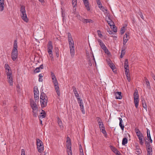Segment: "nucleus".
I'll return each instance as SVG.
<instances>
[{"label": "nucleus", "mask_w": 155, "mask_h": 155, "mask_svg": "<svg viewBox=\"0 0 155 155\" xmlns=\"http://www.w3.org/2000/svg\"><path fill=\"white\" fill-rule=\"evenodd\" d=\"M68 38L71 56L72 58H73L75 53L74 45V41L70 33H68Z\"/></svg>", "instance_id": "nucleus-1"}, {"label": "nucleus", "mask_w": 155, "mask_h": 155, "mask_svg": "<svg viewBox=\"0 0 155 155\" xmlns=\"http://www.w3.org/2000/svg\"><path fill=\"white\" fill-rule=\"evenodd\" d=\"M18 47L17 41L16 40H15L14 42L13 48L12 50L11 53V57L12 60L13 61H15L18 56V50L17 48Z\"/></svg>", "instance_id": "nucleus-2"}, {"label": "nucleus", "mask_w": 155, "mask_h": 155, "mask_svg": "<svg viewBox=\"0 0 155 155\" xmlns=\"http://www.w3.org/2000/svg\"><path fill=\"white\" fill-rule=\"evenodd\" d=\"M48 97L43 92L41 93L40 97V101L42 107H45L47 105Z\"/></svg>", "instance_id": "nucleus-3"}, {"label": "nucleus", "mask_w": 155, "mask_h": 155, "mask_svg": "<svg viewBox=\"0 0 155 155\" xmlns=\"http://www.w3.org/2000/svg\"><path fill=\"white\" fill-rule=\"evenodd\" d=\"M30 103L31 107L33 110V115L34 117H36L38 115V107L36 103L34 100H30Z\"/></svg>", "instance_id": "nucleus-4"}, {"label": "nucleus", "mask_w": 155, "mask_h": 155, "mask_svg": "<svg viewBox=\"0 0 155 155\" xmlns=\"http://www.w3.org/2000/svg\"><path fill=\"white\" fill-rule=\"evenodd\" d=\"M67 144L66 147H67V152L68 155H72V152L71 150V140L69 137L67 138Z\"/></svg>", "instance_id": "nucleus-5"}, {"label": "nucleus", "mask_w": 155, "mask_h": 155, "mask_svg": "<svg viewBox=\"0 0 155 155\" xmlns=\"http://www.w3.org/2000/svg\"><path fill=\"white\" fill-rule=\"evenodd\" d=\"M21 12V16L22 19L25 21L28 22V19L27 17V15L26 13V11L25 9V7L24 6H22L20 10Z\"/></svg>", "instance_id": "nucleus-6"}, {"label": "nucleus", "mask_w": 155, "mask_h": 155, "mask_svg": "<svg viewBox=\"0 0 155 155\" xmlns=\"http://www.w3.org/2000/svg\"><path fill=\"white\" fill-rule=\"evenodd\" d=\"M37 145L38 151L41 153L44 150V146L42 141L39 139H37L36 140Z\"/></svg>", "instance_id": "nucleus-7"}, {"label": "nucleus", "mask_w": 155, "mask_h": 155, "mask_svg": "<svg viewBox=\"0 0 155 155\" xmlns=\"http://www.w3.org/2000/svg\"><path fill=\"white\" fill-rule=\"evenodd\" d=\"M52 81L54 84L55 87V89L56 92L58 96L60 95V91L59 90V87L58 86V83L57 81L56 77L55 78H52Z\"/></svg>", "instance_id": "nucleus-8"}, {"label": "nucleus", "mask_w": 155, "mask_h": 155, "mask_svg": "<svg viewBox=\"0 0 155 155\" xmlns=\"http://www.w3.org/2000/svg\"><path fill=\"white\" fill-rule=\"evenodd\" d=\"M52 49L53 46L52 45V42L51 41H49L48 45V51L50 57L51 58L52 60L53 59L52 52Z\"/></svg>", "instance_id": "nucleus-9"}, {"label": "nucleus", "mask_w": 155, "mask_h": 155, "mask_svg": "<svg viewBox=\"0 0 155 155\" xmlns=\"http://www.w3.org/2000/svg\"><path fill=\"white\" fill-rule=\"evenodd\" d=\"M90 55L91 56V58H87L88 64L90 66H91L92 65V61L93 60L94 62L95 63V66H96V64L94 56V54L91 52H90Z\"/></svg>", "instance_id": "nucleus-10"}, {"label": "nucleus", "mask_w": 155, "mask_h": 155, "mask_svg": "<svg viewBox=\"0 0 155 155\" xmlns=\"http://www.w3.org/2000/svg\"><path fill=\"white\" fill-rule=\"evenodd\" d=\"M73 89V91L75 95V96L77 98V100H80L79 96L77 91L76 88L74 86L72 87Z\"/></svg>", "instance_id": "nucleus-11"}, {"label": "nucleus", "mask_w": 155, "mask_h": 155, "mask_svg": "<svg viewBox=\"0 0 155 155\" xmlns=\"http://www.w3.org/2000/svg\"><path fill=\"white\" fill-rule=\"evenodd\" d=\"M110 147L111 150L117 155H118L120 153V152L114 147L110 146Z\"/></svg>", "instance_id": "nucleus-12"}, {"label": "nucleus", "mask_w": 155, "mask_h": 155, "mask_svg": "<svg viewBox=\"0 0 155 155\" xmlns=\"http://www.w3.org/2000/svg\"><path fill=\"white\" fill-rule=\"evenodd\" d=\"M83 1L87 10L88 11L90 10V8L89 7V2L88 0H83Z\"/></svg>", "instance_id": "nucleus-13"}, {"label": "nucleus", "mask_w": 155, "mask_h": 155, "mask_svg": "<svg viewBox=\"0 0 155 155\" xmlns=\"http://www.w3.org/2000/svg\"><path fill=\"white\" fill-rule=\"evenodd\" d=\"M4 0H0V11L1 12L4 10Z\"/></svg>", "instance_id": "nucleus-14"}, {"label": "nucleus", "mask_w": 155, "mask_h": 155, "mask_svg": "<svg viewBox=\"0 0 155 155\" xmlns=\"http://www.w3.org/2000/svg\"><path fill=\"white\" fill-rule=\"evenodd\" d=\"M129 33H126L125 35L124 38L123 39V44L124 45L127 42V41L128 40V39L127 38V37L128 36Z\"/></svg>", "instance_id": "nucleus-15"}, {"label": "nucleus", "mask_w": 155, "mask_h": 155, "mask_svg": "<svg viewBox=\"0 0 155 155\" xmlns=\"http://www.w3.org/2000/svg\"><path fill=\"white\" fill-rule=\"evenodd\" d=\"M135 132L138 137L143 136V134L141 133L138 128H136L135 129Z\"/></svg>", "instance_id": "nucleus-16"}, {"label": "nucleus", "mask_w": 155, "mask_h": 155, "mask_svg": "<svg viewBox=\"0 0 155 155\" xmlns=\"http://www.w3.org/2000/svg\"><path fill=\"white\" fill-rule=\"evenodd\" d=\"M108 63L109 65L113 71L115 72V73H116V71H114V70L115 69V66L114 64L112 63V62L111 61H109L108 62Z\"/></svg>", "instance_id": "nucleus-17"}, {"label": "nucleus", "mask_w": 155, "mask_h": 155, "mask_svg": "<svg viewBox=\"0 0 155 155\" xmlns=\"http://www.w3.org/2000/svg\"><path fill=\"white\" fill-rule=\"evenodd\" d=\"M81 21L84 23L93 22V20L91 19H85L84 18H83V19H82Z\"/></svg>", "instance_id": "nucleus-18"}, {"label": "nucleus", "mask_w": 155, "mask_h": 155, "mask_svg": "<svg viewBox=\"0 0 155 155\" xmlns=\"http://www.w3.org/2000/svg\"><path fill=\"white\" fill-rule=\"evenodd\" d=\"M119 119L120 120L119 126L120 127L121 130H123L124 127V124H122V123H123V120L120 117L119 118Z\"/></svg>", "instance_id": "nucleus-19"}, {"label": "nucleus", "mask_w": 155, "mask_h": 155, "mask_svg": "<svg viewBox=\"0 0 155 155\" xmlns=\"http://www.w3.org/2000/svg\"><path fill=\"white\" fill-rule=\"evenodd\" d=\"M121 92L117 91L116 93V98L117 99H120L122 98V96L121 95Z\"/></svg>", "instance_id": "nucleus-20"}, {"label": "nucleus", "mask_w": 155, "mask_h": 155, "mask_svg": "<svg viewBox=\"0 0 155 155\" xmlns=\"http://www.w3.org/2000/svg\"><path fill=\"white\" fill-rule=\"evenodd\" d=\"M57 119L58 124L59 125L60 128H61L62 129H63V126L62 125V123L61 120L59 117Z\"/></svg>", "instance_id": "nucleus-21"}, {"label": "nucleus", "mask_w": 155, "mask_h": 155, "mask_svg": "<svg viewBox=\"0 0 155 155\" xmlns=\"http://www.w3.org/2000/svg\"><path fill=\"white\" fill-rule=\"evenodd\" d=\"M8 79V82L9 83L10 85L11 86L13 85V79L12 76H10V77H7Z\"/></svg>", "instance_id": "nucleus-22"}, {"label": "nucleus", "mask_w": 155, "mask_h": 155, "mask_svg": "<svg viewBox=\"0 0 155 155\" xmlns=\"http://www.w3.org/2000/svg\"><path fill=\"white\" fill-rule=\"evenodd\" d=\"M144 78L145 81V82L146 83V84L147 85V87L149 89H150V83L149 81H148V79H147V78L146 77H145Z\"/></svg>", "instance_id": "nucleus-23"}, {"label": "nucleus", "mask_w": 155, "mask_h": 155, "mask_svg": "<svg viewBox=\"0 0 155 155\" xmlns=\"http://www.w3.org/2000/svg\"><path fill=\"white\" fill-rule=\"evenodd\" d=\"M134 99H138L139 95L138 92L137 90L135 91L134 93Z\"/></svg>", "instance_id": "nucleus-24"}, {"label": "nucleus", "mask_w": 155, "mask_h": 155, "mask_svg": "<svg viewBox=\"0 0 155 155\" xmlns=\"http://www.w3.org/2000/svg\"><path fill=\"white\" fill-rule=\"evenodd\" d=\"M139 101L138 99H134V103L135 104V107L137 108L138 107Z\"/></svg>", "instance_id": "nucleus-25"}, {"label": "nucleus", "mask_w": 155, "mask_h": 155, "mask_svg": "<svg viewBox=\"0 0 155 155\" xmlns=\"http://www.w3.org/2000/svg\"><path fill=\"white\" fill-rule=\"evenodd\" d=\"M42 111H44V112H43L41 113V115L39 117V118L40 119L44 118L45 117L46 113L43 110H42Z\"/></svg>", "instance_id": "nucleus-26"}, {"label": "nucleus", "mask_w": 155, "mask_h": 155, "mask_svg": "<svg viewBox=\"0 0 155 155\" xmlns=\"http://www.w3.org/2000/svg\"><path fill=\"white\" fill-rule=\"evenodd\" d=\"M97 3L98 5V7L99 8H104V6L102 5L101 3V2L100 0H97Z\"/></svg>", "instance_id": "nucleus-27"}, {"label": "nucleus", "mask_w": 155, "mask_h": 155, "mask_svg": "<svg viewBox=\"0 0 155 155\" xmlns=\"http://www.w3.org/2000/svg\"><path fill=\"white\" fill-rule=\"evenodd\" d=\"M142 102L143 107L144 109H147V105L144 99L142 100Z\"/></svg>", "instance_id": "nucleus-28"}, {"label": "nucleus", "mask_w": 155, "mask_h": 155, "mask_svg": "<svg viewBox=\"0 0 155 155\" xmlns=\"http://www.w3.org/2000/svg\"><path fill=\"white\" fill-rule=\"evenodd\" d=\"M127 143V138L125 137L123 139L122 141V144L124 145Z\"/></svg>", "instance_id": "nucleus-29"}, {"label": "nucleus", "mask_w": 155, "mask_h": 155, "mask_svg": "<svg viewBox=\"0 0 155 155\" xmlns=\"http://www.w3.org/2000/svg\"><path fill=\"white\" fill-rule=\"evenodd\" d=\"M6 72L7 73V77H10V76H12V73L11 70L10 69L6 71Z\"/></svg>", "instance_id": "nucleus-30"}, {"label": "nucleus", "mask_w": 155, "mask_h": 155, "mask_svg": "<svg viewBox=\"0 0 155 155\" xmlns=\"http://www.w3.org/2000/svg\"><path fill=\"white\" fill-rule=\"evenodd\" d=\"M34 94H35L38 95V90L37 87H34Z\"/></svg>", "instance_id": "nucleus-31"}, {"label": "nucleus", "mask_w": 155, "mask_h": 155, "mask_svg": "<svg viewBox=\"0 0 155 155\" xmlns=\"http://www.w3.org/2000/svg\"><path fill=\"white\" fill-rule=\"evenodd\" d=\"M101 130H102V132L103 133V134H104V136L106 137L107 135V134L105 129L104 127H103V128H102V129Z\"/></svg>", "instance_id": "nucleus-32"}, {"label": "nucleus", "mask_w": 155, "mask_h": 155, "mask_svg": "<svg viewBox=\"0 0 155 155\" xmlns=\"http://www.w3.org/2000/svg\"><path fill=\"white\" fill-rule=\"evenodd\" d=\"M75 14L76 15V17L77 18H78L81 21V20L82 19H83V18L81 17L78 13H76Z\"/></svg>", "instance_id": "nucleus-33"}, {"label": "nucleus", "mask_w": 155, "mask_h": 155, "mask_svg": "<svg viewBox=\"0 0 155 155\" xmlns=\"http://www.w3.org/2000/svg\"><path fill=\"white\" fill-rule=\"evenodd\" d=\"M98 124L100 130H101L102 128L104 127V124L103 123V122H100V123H98Z\"/></svg>", "instance_id": "nucleus-34"}, {"label": "nucleus", "mask_w": 155, "mask_h": 155, "mask_svg": "<svg viewBox=\"0 0 155 155\" xmlns=\"http://www.w3.org/2000/svg\"><path fill=\"white\" fill-rule=\"evenodd\" d=\"M54 50L56 54V56L58 58L59 56L58 49V48H54Z\"/></svg>", "instance_id": "nucleus-35"}, {"label": "nucleus", "mask_w": 155, "mask_h": 155, "mask_svg": "<svg viewBox=\"0 0 155 155\" xmlns=\"http://www.w3.org/2000/svg\"><path fill=\"white\" fill-rule=\"evenodd\" d=\"M80 106L81 108V110L82 111V113L83 114H84L85 112L84 108L83 105H80Z\"/></svg>", "instance_id": "nucleus-36"}, {"label": "nucleus", "mask_w": 155, "mask_h": 155, "mask_svg": "<svg viewBox=\"0 0 155 155\" xmlns=\"http://www.w3.org/2000/svg\"><path fill=\"white\" fill-rule=\"evenodd\" d=\"M128 60L127 59H126L124 61V67H128Z\"/></svg>", "instance_id": "nucleus-37"}, {"label": "nucleus", "mask_w": 155, "mask_h": 155, "mask_svg": "<svg viewBox=\"0 0 155 155\" xmlns=\"http://www.w3.org/2000/svg\"><path fill=\"white\" fill-rule=\"evenodd\" d=\"M77 0H72V4L73 6L74 7L77 5Z\"/></svg>", "instance_id": "nucleus-38"}, {"label": "nucleus", "mask_w": 155, "mask_h": 155, "mask_svg": "<svg viewBox=\"0 0 155 155\" xmlns=\"http://www.w3.org/2000/svg\"><path fill=\"white\" fill-rule=\"evenodd\" d=\"M141 153V150L139 149H137V150L135 151V153L137 154H139Z\"/></svg>", "instance_id": "nucleus-39"}, {"label": "nucleus", "mask_w": 155, "mask_h": 155, "mask_svg": "<svg viewBox=\"0 0 155 155\" xmlns=\"http://www.w3.org/2000/svg\"><path fill=\"white\" fill-rule=\"evenodd\" d=\"M5 67L6 71L10 70V67L7 64H5Z\"/></svg>", "instance_id": "nucleus-40"}, {"label": "nucleus", "mask_w": 155, "mask_h": 155, "mask_svg": "<svg viewBox=\"0 0 155 155\" xmlns=\"http://www.w3.org/2000/svg\"><path fill=\"white\" fill-rule=\"evenodd\" d=\"M40 68L39 67L36 68L34 70V72L35 73H37L40 71Z\"/></svg>", "instance_id": "nucleus-41"}, {"label": "nucleus", "mask_w": 155, "mask_h": 155, "mask_svg": "<svg viewBox=\"0 0 155 155\" xmlns=\"http://www.w3.org/2000/svg\"><path fill=\"white\" fill-rule=\"evenodd\" d=\"M34 98L35 100H38L39 99V96L38 95L34 94Z\"/></svg>", "instance_id": "nucleus-42"}, {"label": "nucleus", "mask_w": 155, "mask_h": 155, "mask_svg": "<svg viewBox=\"0 0 155 155\" xmlns=\"http://www.w3.org/2000/svg\"><path fill=\"white\" fill-rule=\"evenodd\" d=\"M96 120H97L98 123H100V122H102V121L100 117H97L96 118Z\"/></svg>", "instance_id": "nucleus-43"}, {"label": "nucleus", "mask_w": 155, "mask_h": 155, "mask_svg": "<svg viewBox=\"0 0 155 155\" xmlns=\"http://www.w3.org/2000/svg\"><path fill=\"white\" fill-rule=\"evenodd\" d=\"M147 138L151 137L150 134V131L149 129H147Z\"/></svg>", "instance_id": "nucleus-44"}, {"label": "nucleus", "mask_w": 155, "mask_h": 155, "mask_svg": "<svg viewBox=\"0 0 155 155\" xmlns=\"http://www.w3.org/2000/svg\"><path fill=\"white\" fill-rule=\"evenodd\" d=\"M124 32H125L124 27H122L121 28V29L120 30V33H121V34H122L123 33H124Z\"/></svg>", "instance_id": "nucleus-45"}, {"label": "nucleus", "mask_w": 155, "mask_h": 155, "mask_svg": "<svg viewBox=\"0 0 155 155\" xmlns=\"http://www.w3.org/2000/svg\"><path fill=\"white\" fill-rule=\"evenodd\" d=\"M108 25L110 26H113L114 25V23L112 21L110 22V21H108Z\"/></svg>", "instance_id": "nucleus-46"}, {"label": "nucleus", "mask_w": 155, "mask_h": 155, "mask_svg": "<svg viewBox=\"0 0 155 155\" xmlns=\"http://www.w3.org/2000/svg\"><path fill=\"white\" fill-rule=\"evenodd\" d=\"M112 27L113 31L114 32H116L117 31L116 26L114 25L113 26H112Z\"/></svg>", "instance_id": "nucleus-47"}, {"label": "nucleus", "mask_w": 155, "mask_h": 155, "mask_svg": "<svg viewBox=\"0 0 155 155\" xmlns=\"http://www.w3.org/2000/svg\"><path fill=\"white\" fill-rule=\"evenodd\" d=\"M97 32L98 35L99 37H101L102 36V35L101 34V31L100 30H97Z\"/></svg>", "instance_id": "nucleus-48"}, {"label": "nucleus", "mask_w": 155, "mask_h": 155, "mask_svg": "<svg viewBox=\"0 0 155 155\" xmlns=\"http://www.w3.org/2000/svg\"><path fill=\"white\" fill-rule=\"evenodd\" d=\"M138 14L140 16L141 18H142L143 19H144L143 16L142 15V13L140 11V12L138 13Z\"/></svg>", "instance_id": "nucleus-49"}, {"label": "nucleus", "mask_w": 155, "mask_h": 155, "mask_svg": "<svg viewBox=\"0 0 155 155\" xmlns=\"http://www.w3.org/2000/svg\"><path fill=\"white\" fill-rule=\"evenodd\" d=\"M103 49L105 51V53H107V54H108L109 51L106 47H105V48H104Z\"/></svg>", "instance_id": "nucleus-50"}, {"label": "nucleus", "mask_w": 155, "mask_h": 155, "mask_svg": "<svg viewBox=\"0 0 155 155\" xmlns=\"http://www.w3.org/2000/svg\"><path fill=\"white\" fill-rule=\"evenodd\" d=\"M101 44L100 45L101 47L102 48V49L103 48H105V47H106L104 45V43H101Z\"/></svg>", "instance_id": "nucleus-51"}, {"label": "nucleus", "mask_w": 155, "mask_h": 155, "mask_svg": "<svg viewBox=\"0 0 155 155\" xmlns=\"http://www.w3.org/2000/svg\"><path fill=\"white\" fill-rule=\"evenodd\" d=\"M145 144L146 145V147H149L150 146V142H148L147 141H145Z\"/></svg>", "instance_id": "nucleus-52"}, {"label": "nucleus", "mask_w": 155, "mask_h": 155, "mask_svg": "<svg viewBox=\"0 0 155 155\" xmlns=\"http://www.w3.org/2000/svg\"><path fill=\"white\" fill-rule=\"evenodd\" d=\"M122 49L121 50V54H123V55H124L125 54V48H122Z\"/></svg>", "instance_id": "nucleus-53"}, {"label": "nucleus", "mask_w": 155, "mask_h": 155, "mask_svg": "<svg viewBox=\"0 0 155 155\" xmlns=\"http://www.w3.org/2000/svg\"><path fill=\"white\" fill-rule=\"evenodd\" d=\"M126 77L128 81L129 82H130V74H127Z\"/></svg>", "instance_id": "nucleus-54"}, {"label": "nucleus", "mask_w": 155, "mask_h": 155, "mask_svg": "<svg viewBox=\"0 0 155 155\" xmlns=\"http://www.w3.org/2000/svg\"><path fill=\"white\" fill-rule=\"evenodd\" d=\"M147 150H152V148L151 147V146L149 147H147Z\"/></svg>", "instance_id": "nucleus-55"}, {"label": "nucleus", "mask_w": 155, "mask_h": 155, "mask_svg": "<svg viewBox=\"0 0 155 155\" xmlns=\"http://www.w3.org/2000/svg\"><path fill=\"white\" fill-rule=\"evenodd\" d=\"M21 155H25V150L24 149H22L21 150Z\"/></svg>", "instance_id": "nucleus-56"}, {"label": "nucleus", "mask_w": 155, "mask_h": 155, "mask_svg": "<svg viewBox=\"0 0 155 155\" xmlns=\"http://www.w3.org/2000/svg\"><path fill=\"white\" fill-rule=\"evenodd\" d=\"M147 155H152V150H147Z\"/></svg>", "instance_id": "nucleus-57"}, {"label": "nucleus", "mask_w": 155, "mask_h": 155, "mask_svg": "<svg viewBox=\"0 0 155 155\" xmlns=\"http://www.w3.org/2000/svg\"><path fill=\"white\" fill-rule=\"evenodd\" d=\"M143 138H142L141 139L139 140V142H140V143L141 145H143Z\"/></svg>", "instance_id": "nucleus-58"}, {"label": "nucleus", "mask_w": 155, "mask_h": 155, "mask_svg": "<svg viewBox=\"0 0 155 155\" xmlns=\"http://www.w3.org/2000/svg\"><path fill=\"white\" fill-rule=\"evenodd\" d=\"M51 78H55L56 77L54 74L52 72H51Z\"/></svg>", "instance_id": "nucleus-59"}, {"label": "nucleus", "mask_w": 155, "mask_h": 155, "mask_svg": "<svg viewBox=\"0 0 155 155\" xmlns=\"http://www.w3.org/2000/svg\"><path fill=\"white\" fill-rule=\"evenodd\" d=\"M78 100V103L79 104L83 103L82 100L80 98V100Z\"/></svg>", "instance_id": "nucleus-60"}, {"label": "nucleus", "mask_w": 155, "mask_h": 155, "mask_svg": "<svg viewBox=\"0 0 155 155\" xmlns=\"http://www.w3.org/2000/svg\"><path fill=\"white\" fill-rule=\"evenodd\" d=\"M86 54L87 56V58H91L90 55L89 54V52L88 51H86Z\"/></svg>", "instance_id": "nucleus-61"}, {"label": "nucleus", "mask_w": 155, "mask_h": 155, "mask_svg": "<svg viewBox=\"0 0 155 155\" xmlns=\"http://www.w3.org/2000/svg\"><path fill=\"white\" fill-rule=\"evenodd\" d=\"M125 74L126 76L127 75V74H129V71H127V70H125Z\"/></svg>", "instance_id": "nucleus-62"}, {"label": "nucleus", "mask_w": 155, "mask_h": 155, "mask_svg": "<svg viewBox=\"0 0 155 155\" xmlns=\"http://www.w3.org/2000/svg\"><path fill=\"white\" fill-rule=\"evenodd\" d=\"M108 19L107 20V22L108 21H110V22L112 21L110 19V18L109 16L108 17Z\"/></svg>", "instance_id": "nucleus-63"}, {"label": "nucleus", "mask_w": 155, "mask_h": 155, "mask_svg": "<svg viewBox=\"0 0 155 155\" xmlns=\"http://www.w3.org/2000/svg\"><path fill=\"white\" fill-rule=\"evenodd\" d=\"M43 75H44V74H40L38 76L39 77L42 78V77H43Z\"/></svg>", "instance_id": "nucleus-64"}]
</instances>
